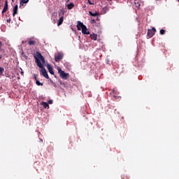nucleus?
Listing matches in <instances>:
<instances>
[{
	"label": "nucleus",
	"instance_id": "f257e3e1",
	"mask_svg": "<svg viewBox=\"0 0 179 179\" xmlns=\"http://www.w3.org/2000/svg\"><path fill=\"white\" fill-rule=\"evenodd\" d=\"M35 62L38 66V68H41V72L45 78L46 79H50V77L48 76V73H47V70L44 68V64H45V59L44 57L41 55L40 52H36L35 55L34 56Z\"/></svg>",
	"mask_w": 179,
	"mask_h": 179
},
{
	"label": "nucleus",
	"instance_id": "f03ea898",
	"mask_svg": "<svg viewBox=\"0 0 179 179\" xmlns=\"http://www.w3.org/2000/svg\"><path fill=\"white\" fill-rule=\"evenodd\" d=\"M58 73H59L60 78L64 79V80H66V79L69 78V73H66V72L61 69H58Z\"/></svg>",
	"mask_w": 179,
	"mask_h": 179
},
{
	"label": "nucleus",
	"instance_id": "7ed1b4c3",
	"mask_svg": "<svg viewBox=\"0 0 179 179\" xmlns=\"http://www.w3.org/2000/svg\"><path fill=\"white\" fill-rule=\"evenodd\" d=\"M156 33V28L152 27V29H148L147 33V38H152L154 34Z\"/></svg>",
	"mask_w": 179,
	"mask_h": 179
},
{
	"label": "nucleus",
	"instance_id": "20e7f679",
	"mask_svg": "<svg viewBox=\"0 0 179 179\" xmlns=\"http://www.w3.org/2000/svg\"><path fill=\"white\" fill-rule=\"evenodd\" d=\"M62 58H64V54L61 53V52H58L57 55H55V59L56 62H59V61L61 59H62Z\"/></svg>",
	"mask_w": 179,
	"mask_h": 179
},
{
	"label": "nucleus",
	"instance_id": "39448f33",
	"mask_svg": "<svg viewBox=\"0 0 179 179\" xmlns=\"http://www.w3.org/2000/svg\"><path fill=\"white\" fill-rule=\"evenodd\" d=\"M82 33L83 34H90V31H89L87 30V27L85 26H84L83 28H82Z\"/></svg>",
	"mask_w": 179,
	"mask_h": 179
},
{
	"label": "nucleus",
	"instance_id": "423d86ee",
	"mask_svg": "<svg viewBox=\"0 0 179 179\" xmlns=\"http://www.w3.org/2000/svg\"><path fill=\"white\" fill-rule=\"evenodd\" d=\"M8 0H6V1H5V4H4L3 9V10L1 11L2 15H3V13H5L8 10Z\"/></svg>",
	"mask_w": 179,
	"mask_h": 179
},
{
	"label": "nucleus",
	"instance_id": "0eeeda50",
	"mask_svg": "<svg viewBox=\"0 0 179 179\" xmlns=\"http://www.w3.org/2000/svg\"><path fill=\"white\" fill-rule=\"evenodd\" d=\"M85 26L86 25L83 24V22L78 21L77 24V29L78 30H81L83 27H85Z\"/></svg>",
	"mask_w": 179,
	"mask_h": 179
},
{
	"label": "nucleus",
	"instance_id": "6e6552de",
	"mask_svg": "<svg viewBox=\"0 0 179 179\" xmlns=\"http://www.w3.org/2000/svg\"><path fill=\"white\" fill-rule=\"evenodd\" d=\"M47 69L51 75H54V70L50 64H47Z\"/></svg>",
	"mask_w": 179,
	"mask_h": 179
},
{
	"label": "nucleus",
	"instance_id": "1a4fd4ad",
	"mask_svg": "<svg viewBox=\"0 0 179 179\" xmlns=\"http://www.w3.org/2000/svg\"><path fill=\"white\" fill-rule=\"evenodd\" d=\"M18 6L15 5L13 8V16L15 17V15H17V9H18Z\"/></svg>",
	"mask_w": 179,
	"mask_h": 179
},
{
	"label": "nucleus",
	"instance_id": "9d476101",
	"mask_svg": "<svg viewBox=\"0 0 179 179\" xmlns=\"http://www.w3.org/2000/svg\"><path fill=\"white\" fill-rule=\"evenodd\" d=\"M29 2V0H21L20 3V8H22L24 3H27Z\"/></svg>",
	"mask_w": 179,
	"mask_h": 179
},
{
	"label": "nucleus",
	"instance_id": "9b49d317",
	"mask_svg": "<svg viewBox=\"0 0 179 179\" xmlns=\"http://www.w3.org/2000/svg\"><path fill=\"white\" fill-rule=\"evenodd\" d=\"M62 23H64V17H61L57 22V26H61V24H62Z\"/></svg>",
	"mask_w": 179,
	"mask_h": 179
},
{
	"label": "nucleus",
	"instance_id": "f8f14e48",
	"mask_svg": "<svg viewBox=\"0 0 179 179\" xmlns=\"http://www.w3.org/2000/svg\"><path fill=\"white\" fill-rule=\"evenodd\" d=\"M90 37H91V39L94 40V41H96V40H97V34H90Z\"/></svg>",
	"mask_w": 179,
	"mask_h": 179
},
{
	"label": "nucleus",
	"instance_id": "ddd939ff",
	"mask_svg": "<svg viewBox=\"0 0 179 179\" xmlns=\"http://www.w3.org/2000/svg\"><path fill=\"white\" fill-rule=\"evenodd\" d=\"M74 6H75V4H73V3H71L67 5V9L71 10V9H73Z\"/></svg>",
	"mask_w": 179,
	"mask_h": 179
},
{
	"label": "nucleus",
	"instance_id": "4468645a",
	"mask_svg": "<svg viewBox=\"0 0 179 179\" xmlns=\"http://www.w3.org/2000/svg\"><path fill=\"white\" fill-rule=\"evenodd\" d=\"M134 6H136V8H138V9H139V7L141 6V3L138 0L134 1Z\"/></svg>",
	"mask_w": 179,
	"mask_h": 179
},
{
	"label": "nucleus",
	"instance_id": "2eb2a0df",
	"mask_svg": "<svg viewBox=\"0 0 179 179\" xmlns=\"http://www.w3.org/2000/svg\"><path fill=\"white\" fill-rule=\"evenodd\" d=\"M42 106H43L44 108H48L50 106L48 105V103L47 102H42Z\"/></svg>",
	"mask_w": 179,
	"mask_h": 179
},
{
	"label": "nucleus",
	"instance_id": "dca6fc26",
	"mask_svg": "<svg viewBox=\"0 0 179 179\" xmlns=\"http://www.w3.org/2000/svg\"><path fill=\"white\" fill-rule=\"evenodd\" d=\"M28 44L29 45H34L36 44V41H29Z\"/></svg>",
	"mask_w": 179,
	"mask_h": 179
},
{
	"label": "nucleus",
	"instance_id": "f3484780",
	"mask_svg": "<svg viewBox=\"0 0 179 179\" xmlns=\"http://www.w3.org/2000/svg\"><path fill=\"white\" fill-rule=\"evenodd\" d=\"M89 15H90V16L95 17V16H97L99 15V13H93L92 11H89Z\"/></svg>",
	"mask_w": 179,
	"mask_h": 179
},
{
	"label": "nucleus",
	"instance_id": "a211bd4d",
	"mask_svg": "<svg viewBox=\"0 0 179 179\" xmlns=\"http://www.w3.org/2000/svg\"><path fill=\"white\" fill-rule=\"evenodd\" d=\"M36 83L37 86H43V83H41L40 81H38V80H36Z\"/></svg>",
	"mask_w": 179,
	"mask_h": 179
},
{
	"label": "nucleus",
	"instance_id": "6ab92c4d",
	"mask_svg": "<svg viewBox=\"0 0 179 179\" xmlns=\"http://www.w3.org/2000/svg\"><path fill=\"white\" fill-rule=\"evenodd\" d=\"M50 80V83L52 85V86H53L54 87H57V84L55 83H54V81H52V80Z\"/></svg>",
	"mask_w": 179,
	"mask_h": 179
},
{
	"label": "nucleus",
	"instance_id": "aec40b11",
	"mask_svg": "<svg viewBox=\"0 0 179 179\" xmlns=\"http://www.w3.org/2000/svg\"><path fill=\"white\" fill-rule=\"evenodd\" d=\"M159 33H160V34H162V35L166 34V30H164V29H161V30L159 31Z\"/></svg>",
	"mask_w": 179,
	"mask_h": 179
},
{
	"label": "nucleus",
	"instance_id": "412c9836",
	"mask_svg": "<svg viewBox=\"0 0 179 179\" xmlns=\"http://www.w3.org/2000/svg\"><path fill=\"white\" fill-rule=\"evenodd\" d=\"M3 71H5V69H3V67H0V73H3Z\"/></svg>",
	"mask_w": 179,
	"mask_h": 179
},
{
	"label": "nucleus",
	"instance_id": "4be33fe9",
	"mask_svg": "<svg viewBox=\"0 0 179 179\" xmlns=\"http://www.w3.org/2000/svg\"><path fill=\"white\" fill-rule=\"evenodd\" d=\"M51 150H52V146H49L48 148V152H51Z\"/></svg>",
	"mask_w": 179,
	"mask_h": 179
},
{
	"label": "nucleus",
	"instance_id": "5701e85b",
	"mask_svg": "<svg viewBox=\"0 0 179 179\" xmlns=\"http://www.w3.org/2000/svg\"><path fill=\"white\" fill-rule=\"evenodd\" d=\"M34 79L37 81V76L36 74H34Z\"/></svg>",
	"mask_w": 179,
	"mask_h": 179
},
{
	"label": "nucleus",
	"instance_id": "b1692460",
	"mask_svg": "<svg viewBox=\"0 0 179 179\" xmlns=\"http://www.w3.org/2000/svg\"><path fill=\"white\" fill-rule=\"evenodd\" d=\"M88 3H89V5H93V3H92V1L90 0H88Z\"/></svg>",
	"mask_w": 179,
	"mask_h": 179
},
{
	"label": "nucleus",
	"instance_id": "393cba45",
	"mask_svg": "<svg viewBox=\"0 0 179 179\" xmlns=\"http://www.w3.org/2000/svg\"><path fill=\"white\" fill-rule=\"evenodd\" d=\"M48 104H52V100H49L48 101Z\"/></svg>",
	"mask_w": 179,
	"mask_h": 179
},
{
	"label": "nucleus",
	"instance_id": "a878e982",
	"mask_svg": "<svg viewBox=\"0 0 179 179\" xmlns=\"http://www.w3.org/2000/svg\"><path fill=\"white\" fill-rule=\"evenodd\" d=\"M10 18L7 19V23H10Z\"/></svg>",
	"mask_w": 179,
	"mask_h": 179
},
{
	"label": "nucleus",
	"instance_id": "bb28decb",
	"mask_svg": "<svg viewBox=\"0 0 179 179\" xmlns=\"http://www.w3.org/2000/svg\"><path fill=\"white\" fill-rule=\"evenodd\" d=\"M92 23H96V20H92Z\"/></svg>",
	"mask_w": 179,
	"mask_h": 179
},
{
	"label": "nucleus",
	"instance_id": "cd10ccee",
	"mask_svg": "<svg viewBox=\"0 0 179 179\" xmlns=\"http://www.w3.org/2000/svg\"><path fill=\"white\" fill-rule=\"evenodd\" d=\"M0 48H2V43L0 41Z\"/></svg>",
	"mask_w": 179,
	"mask_h": 179
},
{
	"label": "nucleus",
	"instance_id": "c85d7f7f",
	"mask_svg": "<svg viewBox=\"0 0 179 179\" xmlns=\"http://www.w3.org/2000/svg\"><path fill=\"white\" fill-rule=\"evenodd\" d=\"M40 142L43 143V139L40 138Z\"/></svg>",
	"mask_w": 179,
	"mask_h": 179
},
{
	"label": "nucleus",
	"instance_id": "c756f323",
	"mask_svg": "<svg viewBox=\"0 0 179 179\" xmlns=\"http://www.w3.org/2000/svg\"><path fill=\"white\" fill-rule=\"evenodd\" d=\"M2 59V55H0V59Z\"/></svg>",
	"mask_w": 179,
	"mask_h": 179
},
{
	"label": "nucleus",
	"instance_id": "7c9ffc66",
	"mask_svg": "<svg viewBox=\"0 0 179 179\" xmlns=\"http://www.w3.org/2000/svg\"><path fill=\"white\" fill-rule=\"evenodd\" d=\"M69 0H67V2H69Z\"/></svg>",
	"mask_w": 179,
	"mask_h": 179
},
{
	"label": "nucleus",
	"instance_id": "2f4dec72",
	"mask_svg": "<svg viewBox=\"0 0 179 179\" xmlns=\"http://www.w3.org/2000/svg\"><path fill=\"white\" fill-rule=\"evenodd\" d=\"M178 2H179V0H178Z\"/></svg>",
	"mask_w": 179,
	"mask_h": 179
}]
</instances>
